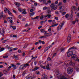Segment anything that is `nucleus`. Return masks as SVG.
I'll return each instance as SVG.
<instances>
[{"mask_svg": "<svg viewBox=\"0 0 79 79\" xmlns=\"http://www.w3.org/2000/svg\"><path fill=\"white\" fill-rule=\"evenodd\" d=\"M77 56L75 54H72L71 56V58H73L75 61H77V60H78V58H77Z\"/></svg>", "mask_w": 79, "mask_h": 79, "instance_id": "39448f33", "label": "nucleus"}, {"mask_svg": "<svg viewBox=\"0 0 79 79\" xmlns=\"http://www.w3.org/2000/svg\"><path fill=\"white\" fill-rule=\"evenodd\" d=\"M55 14H56V15H60V13H59V12H58V11H56L55 12Z\"/></svg>", "mask_w": 79, "mask_h": 79, "instance_id": "7c9ffc66", "label": "nucleus"}, {"mask_svg": "<svg viewBox=\"0 0 79 79\" xmlns=\"http://www.w3.org/2000/svg\"><path fill=\"white\" fill-rule=\"evenodd\" d=\"M4 50V48H2L0 49V52H2V51H3Z\"/></svg>", "mask_w": 79, "mask_h": 79, "instance_id": "72a5a7b5", "label": "nucleus"}, {"mask_svg": "<svg viewBox=\"0 0 79 79\" xmlns=\"http://www.w3.org/2000/svg\"><path fill=\"white\" fill-rule=\"evenodd\" d=\"M58 1L57 0L55 2V4H56V5H57V4H58Z\"/></svg>", "mask_w": 79, "mask_h": 79, "instance_id": "052dcab7", "label": "nucleus"}, {"mask_svg": "<svg viewBox=\"0 0 79 79\" xmlns=\"http://www.w3.org/2000/svg\"><path fill=\"white\" fill-rule=\"evenodd\" d=\"M51 10H52V11H54V10H56V7H55L52 9H51Z\"/></svg>", "mask_w": 79, "mask_h": 79, "instance_id": "58836bf2", "label": "nucleus"}, {"mask_svg": "<svg viewBox=\"0 0 79 79\" xmlns=\"http://www.w3.org/2000/svg\"><path fill=\"white\" fill-rule=\"evenodd\" d=\"M76 21H74L73 22H72V24H76Z\"/></svg>", "mask_w": 79, "mask_h": 79, "instance_id": "f704fd0d", "label": "nucleus"}, {"mask_svg": "<svg viewBox=\"0 0 79 79\" xmlns=\"http://www.w3.org/2000/svg\"><path fill=\"white\" fill-rule=\"evenodd\" d=\"M64 24V22H62L61 24H60L59 27L57 28V31H60L61 29H62L63 27Z\"/></svg>", "mask_w": 79, "mask_h": 79, "instance_id": "7ed1b4c3", "label": "nucleus"}, {"mask_svg": "<svg viewBox=\"0 0 79 79\" xmlns=\"http://www.w3.org/2000/svg\"><path fill=\"white\" fill-rule=\"evenodd\" d=\"M73 51H71L68 52L67 53V56L68 57H69V56H71H71L73 55Z\"/></svg>", "mask_w": 79, "mask_h": 79, "instance_id": "423d86ee", "label": "nucleus"}, {"mask_svg": "<svg viewBox=\"0 0 79 79\" xmlns=\"http://www.w3.org/2000/svg\"><path fill=\"white\" fill-rule=\"evenodd\" d=\"M61 52H64V49L63 48H61L60 49Z\"/></svg>", "mask_w": 79, "mask_h": 79, "instance_id": "473e14b6", "label": "nucleus"}, {"mask_svg": "<svg viewBox=\"0 0 79 79\" xmlns=\"http://www.w3.org/2000/svg\"><path fill=\"white\" fill-rule=\"evenodd\" d=\"M12 27L13 28V29L14 30H15V29H16V26H12Z\"/></svg>", "mask_w": 79, "mask_h": 79, "instance_id": "c9c22d12", "label": "nucleus"}, {"mask_svg": "<svg viewBox=\"0 0 79 79\" xmlns=\"http://www.w3.org/2000/svg\"><path fill=\"white\" fill-rule=\"evenodd\" d=\"M73 71V68L69 67L67 69V73L68 74H71Z\"/></svg>", "mask_w": 79, "mask_h": 79, "instance_id": "20e7f679", "label": "nucleus"}, {"mask_svg": "<svg viewBox=\"0 0 79 79\" xmlns=\"http://www.w3.org/2000/svg\"><path fill=\"white\" fill-rule=\"evenodd\" d=\"M41 43L43 44H45V42L43 41H41Z\"/></svg>", "mask_w": 79, "mask_h": 79, "instance_id": "774afa93", "label": "nucleus"}, {"mask_svg": "<svg viewBox=\"0 0 79 79\" xmlns=\"http://www.w3.org/2000/svg\"><path fill=\"white\" fill-rule=\"evenodd\" d=\"M3 72L4 73V74H6L7 73V71L6 70H3Z\"/></svg>", "mask_w": 79, "mask_h": 79, "instance_id": "37998d69", "label": "nucleus"}, {"mask_svg": "<svg viewBox=\"0 0 79 79\" xmlns=\"http://www.w3.org/2000/svg\"><path fill=\"white\" fill-rule=\"evenodd\" d=\"M6 41H7V40H4L2 41V43L3 44H5V42H6Z\"/></svg>", "mask_w": 79, "mask_h": 79, "instance_id": "864d4df0", "label": "nucleus"}, {"mask_svg": "<svg viewBox=\"0 0 79 79\" xmlns=\"http://www.w3.org/2000/svg\"><path fill=\"white\" fill-rule=\"evenodd\" d=\"M48 34H49L48 35H47L46 36L47 37H48V36H50V35H52V32H50Z\"/></svg>", "mask_w": 79, "mask_h": 79, "instance_id": "b1692460", "label": "nucleus"}, {"mask_svg": "<svg viewBox=\"0 0 79 79\" xmlns=\"http://www.w3.org/2000/svg\"><path fill=\"white\" fill-rule=\"evenodd\" d=\"M30 12H32L33 11H34V10L33 9H31L30 10Z\"/></svg>", "mask_w": 79, "mask_h": 79, "instance_id": "69168bd1", "label": "nucleus"}, {"mask_svg": "<svg viewBox=\"0 0 79 79\" xmlns=\"http://www.w3.org/2000/svg\"><path fill=\"white\" fill-rule=\"evenodd\" d=\"M42 26H39V27H38V29H41V28H42Z\"/></svg>", "mask_w": 79, "mask_h": 79, "instance_id": "de8ad7c7", "label": "nucleus"}, {"mask_svg": "<svg viewBox=\"0 0 79 79\" xmlns=\"http://www.w3.org/2000/svg\"><path fill=\"white\" fill-rule=\"evenodd\" d=\"M43 10H47V11H49V10H50V7L48 8L46 6H44L43 8Z\"/></svg>", "mask_w": 79, "mask_h": 79, "instance_id": "1a4fd4ad", "label": "nucleus"}, {"mask_svg": "<svg viewBox=\"0 0 79 79\" xmlns=\"http://www.w3.org/2000/svg\"><path fill=\"white\" fill-rule=\"evenodd\" d=\"M40 31H41L42 32H43V33H44V30L43 29H41Z\"/></svg>", "mask_w": 79, "mask_h": 79, "instance_id": "13d9d810", "label": "nucleus"}, {"mask_svg": "<svg viewBox=\"0 0 79 79\" xmlns=\"http://www.w3.org/2000/svg\"><path fill=\"white\" fill-rule=\"evenodd\" d=\"M69 19L70 21H72L73 19V15H71L70 17H69Z\"/></svg>", "mask_w": 79, "mask_h": 79, "instance_id": "6ab92c4d", "label": "nucleus"}, {"mask_svg": "<svg viewBox=\"0 0 79 79\" xmlns=\"http://www.w3.org/2000/svg\"><path fill=\"white\" fill-rule=\"evenodd\" d=\"M39 68H40L39 67L35 66V68L33 70L31 69V71H36V70H37V69H39Z\"/></svg>", "mask_w": 79, "mask_h": 79, "instance_id": "6e6552de", "label": "nucleus"}, {"mask_svg": "<svg viewBox=\"0 0 79 79\" xmlns=\"http://www.w3.org/2000/svg\"><path fill=\"white\" fill-rule=\"evenodd\" d=\"M71 36L70 34H69L68 35V37L67 38V40H68V42L69 43V42H70V40H71Z\"/></svg>", "mask_w": 79, "mask_h": 79, "instance_id": "0eeeda50", "label": "nucleus"}, {"mask_svg": "<svg viewBox=\"0 0 79 79\" xmlns=\"http://www.w3.org/2000/svg\"><path fill=\"white\" fill-rule=\"evenodd\" d=\"M7 12H8V14L9 15H11V16H12V14L11 13V12L10 10H8V11H7Z\"/></svg>", "mask_w": 79, "mask_h": 79, "instance_id": "a878e982", "label": "nucleus"}, {"mask_svg": "<svg viewBox=\"0 0 79 79\" xmlns=\"http://www.w3.org/2000/svg\"><path fill=\"white\" fill-rule=\"evenodd\" d=\"M56 53H55L53 55V56H52V58H53V57H54V56H56Z\"/></svg>", "mask_w": 79, "mask_h": 79, "instance_id": "8fccbe9b", "label": "nucleus"}, {"mask_svg": "<svg viewBox=\"0 0 79 79\" xmlns=\"http://www.w3.org/2000/svg\"><path fill=\"white\" fill-rule=\"evenodd\" d=\"M43 33H44V34H48V33H47V31H45V30L44 31V32Z\"/></svg>", "mask_w": 79, "mask_h": 79, "instance_id": "c03bdc74", "label": "nucleus"}, {"mask_svg": "<svg viewBox=\"0 0 79 79\" xmlns=\"http://www.w3.org/2000/svg\"><path fill=\"white\" fill-rule=\"evenodd\" d=\"M51 47H52V46H48V47H47L46 48V49L44 50V52H47V51L48 50V49H49V48H50Z\"/></svg>", "mask_w": 79, "mask_h": 79, "instance_id": "9b49d317", "label": "nucleus"}, {"mask_svg": "<svg viewBox=\"0 0 79 79\" xmlns=\"http://www.w3.org/2000/svg\"><path fill=\"white\" fill-rule=\"evenodd\" d=\"M27 46H28V45L27 44H25V46L23 47V48H26Z\"/></svg>", "mask_w": 79, "mask_h": 79, "instance_id": "cd10ccee", "label": "nucleus"}, {"mask_svg": "<svg viewBox=\"0 0 79 79\" xmlns=\"http://www.w3.org/2000/svg\"><path fill=\"white\" fill-rule=\"evenodd\" d=\"M34 14H35V13H34V12L30 13V15H31V16H33V15H34Z\"/></svg>", "mask_w": 79, "mask_h": 79, "instance_id": "c756f323", "label": "nucleus"}, {"mask_svg": "<svg viewBox=\"0 0 79 79\" xmlns=\"http://www.w3.org/2000/svg\"><path fill=\"white\" fill-rule=\"evenodd\" d=\"M47 35L44 34L43 36H41L40 37V39H42V38H46L47 37Z\"/></svg>", "mask_w": 79, "mask_h": 79, "instance_id": "dca6fc26", "label": "nucleus"}, {"mask_svg": "<svg viewBox=\"0 0 79 79\" xmlns=\"http://www.w3.org/2000/svg\"><path fill=\"white\" fill-rule=\"evenodd\" d=\"M15 58L16 60H18V56H16L15 57Z\"/></svg>", "mask_w": 79, "mask_h": 79, "instance_id": "09e8293b", "label": "nucleus"}, {"mask_svg": "<svg viewBox=\"0 0 79 79\" xmlns=\"http://www.w3.org/2000/svg\"><path fill=\"white\" fill-rule=\"evenodd\" d=\"M3 75V74L2 73L0 72V77H1Z\"/></svg>", "mask_w": 79, "mask_h": 79, "instance_id": "4c0bfd02", "label": "nucleus"}, {"mask_svg": "<svg viewBox=\"0 0 79 79\" xmlns=\"http://www.w3.org/2000/svg\"><path fill=\"white\" fill-rule=\"evenodd\" d=\"M48 11H47L48 13V14H50V15H51L52 12H51V11H50V10H48Z\"/></svg>", "mask_w": 79, "mask_h": 79, "instance_id": "2f4dec72", "label": "nucleus"}, {"mask_svg": "<svg viewBox=\"0 0 79 79\" xmlns=\"http://www.w3.org/2000/svg\"><path fill=\"white\" fill-rule=\"evenodd\" d=\"M55 19H56V20H57V21H58V17H55Z\"/></svg>", "mask_w": 79, "mask_h": 79, "instance_id": "6e6d98bb", "label": "nucleus"}, {"mask_svg": "<svg viewBox=\"0 0 79 79\" xmlns=\"http://www.w3.org/2000/svg\"><path fill=\"white\" fill-rule=\"evenodd\" d=\"M51 15L49 14H47V17H48V18H50V17H51Z\"/></svg>", "mask_w": 79, "mask_h": 79, "instance_id": "bb28decb", "label": "nucleus"}, {"mask_svg": "<svg viewBox=\"0 0 79 79\" xmlns=\"http://www.w3.org/2000/svg\"><path fill=\"white\" fill-rule=\"evenodd\" d=\"M5 34V29H4L3 31V33H1V35H4V34Z\"/></svg>", "mask_w": 79, "mask_h": 79, "instance_id": "c85d7f7f", "label": "nucleus"}, {"mask_svg": "<svg viewBox=\"0 0 79 79\" xmlns=\"http://www.w3.org/2000/svg\"><path fill=\"white\" fill-rule=\"evenodd\" d=\"M40 19L42 20L43 19H44V15L43 16H41L40 17Z\"/></svg>", "mask_w": 79, "mask_h": 79, "instance_id": "5fc2aeb1", "label": "nucleus"}, {"mask_svg": "<svg viewBox=\"0 0 79 79\" xmlns=\"http://www.w3.org/2000/svg\"><path fill=\"white\" fill-rule=\"evenodd\" d=\"M18 53H21V50L19 49L18 50Z\"/></svg>", "mask_w": 79, "mask_h": 79, "instance_id": "3c124183", "label": "nucleus"}, {"mask_svg": "<svg viewBox=\"0 0 79 79\" xmlns=\"http://www.w3.org/2000/svg\"><path fill=\"white\" fill-rule=\"evenodd\" d=\"M50 6L51 8H54V7H55V3H52L51 4Z\"/></svg>", "mask_w": 79, "mask_h": 79, "instance_id": "2eb2a0df", "label": "nucleus"}, {"mask_svg": "<svg viewBox=\"0 0 79 79\" xmlns=\"http://www.w3.org/2000/svg\"><path fill=\"white\" fill-rule=\"evenodd\" d=\"M70 65H73V62L72 61H71L69 63Z\"/></svg>", "mask_w": 79, "mask_h": 79, "instance_id": "e433bc0d", "label": "nucleus"}, {"mask_svg": "<svg viewBox=\"0 0 79 79\" xmlns=\"http://www.w3.org/2000/svg\"><path fill=\"white\" fill-rule=\"evenodd\" d=\"M13 68H14V69H16L17 68L16 67V66L15 65V66H14L13 67Z\"/></svg>", "mask_w": 79, "mask_h": 79, "instance_id": "603ef678", "label": "nucleus"}, {"mask_svg": "<svg viewBox=\"0 0 79 79\" xmlns=\"http://www.w3.org/2000/svg\"><path fill=\"white\" fill-rule=\"evenodd\" d=\"M13 37H17V36L14 35H13Z\"/></svg>", "mask_w": 79, "mask_h": 79, "instance_id": "338daca9", "label": "nucleus"}, {"mask_svg": "<svg viewBox=\"0 0 79 79\" xmlns=\"http://www.w3.org/2000/svg\"><path fill=\"white\" fill-rule=\"evenodd\" d=\"M29 64L27 63L26 64H23L20 66L19 68V71H21L24 68H27V66H29Z\"/></svg>", "mask_w": 79, "mask_h": 79, "instance_id": "f03ea898", "label": "nucleus"}, {"mask_svg": "<svg viewBox=\"0 0 79 79\" xmlns=\"http://www.w3.org/2000/svg\"><path fill=\"white\" fill-rule=\"evenodd\" d=\"M65 14H66V12H64L62 13V16H64V15H65Z\"/></svg>", "mask_w": 79, "mask_h": 79, "instance_id": "a19ab883", "label": "nucleus"}, {"mask_svg": "<svg viewBox=\"0 0 79 79\" xmlns=\"http://www.w3.org/2000/svg\"><path fill=\"white\" fill-rule=\"evenodd\" d=\"M4 12L6 13H8V10L7 9V8H6V7H5L4 8Z\"/></svg>", "mask_w": 79, "mask_h": 79, "instance_id": "4468645a", "label": "nucleus"}, {"mask_svg": "<svg viewBox=\"0 0 79 79\" xmlns=\"http://www.w3.org/2000/svg\"><path fill=\"white\" fill-rule=\"evenodd\" d=\"M18 10L19 11H20V12H23V9L20 8H19Z\"/></svg>", "mask_w": 79, "mask_h": 79, "instance_id": "4be33fe9", "label": "nucleus"}, {"mask_svg": "<svg viewBox=\"0 0 79 79\" xmlns=\"http://www.w3.org/2000/svg\"><path fill=\"white\" fill-rule=\"evenodd\" d=\"M47 70H50V65L49 64H47V66H46Z\"/></svg>", "mask_w": 79, "mask_h": 79, "instance_id": "f8f14e48", "label": "nucleus"}, {"mask_svg": "<svg viewBox=\"0 0 79 79\" xmlns=\"http://www.w3.org/2000/svg\"><path fill=\"white\" fill-rule=\"evenodd\" d=\"M43 78L42 79H48V78H47V75L43 74Z\"/></svg>", "mask_w": 79, "mask_h": 79, "instance_id": "ddd939ff", "label": "nucleus"}, {"mask_svg": "<svg viewBox=\"0 0 79 79\" xmlns=\"http://www.w3.org/2000/svg\"><path fill=\"white\" fill-rule=\"evenodd\" d=\"M3 17V12L2 11L0 13V19H2Z\"/></svg>", "mask_w": 79, "mask_h": 79, "instance_id": "9d476101", "label": "nucleus"}, {"mask_svg": "<svg viewBox=\"0 0 79 79\" xmlns=\"http://www.w3.org/2000/svg\"><path fill=\"white\" fill-rule=\"evenodd\" d=\"M75 69L76 71H77V72H79V69L78 67H75Z\"/></svg>", "mask_w": 79, "mask_h": 79, "instance_id": "412c9836", "label": "nucleus"}, {"mask_svg": "<svg viewBox=\"0 0 79 79\" xmlns=\"http://www.w3.org/2000/svg\"><path fill=\"white\" fill-rule=\"evenodd\" d=\"M47 1V0H43V3H45Z\"/></svg>", "mask_w": 79, "mask_h": 79, "instance_id": "680f3d73", "label": "nucleus"}, {"mask_svg": "<svg viewBox=\"0 0 79 79\" xmlns=\"http://www.w3.org/2000/svg\"><path fill=\"white\" fill-rule=\"evenodd\" d=\"M28 26L29 24H28V23H27L26 24L25 27H28Z\"/></svg>", "mask_w": 79, "mask_h": 79, "instance_id": "0e129e2a", "label": "nucleus"}, {"mask_svg": "<svg viewBox=\"0 0 79 79\" xmlns=\"http://www.w3.org/2000/svg\"><path fill=\"white\" fill-rule=\"evenodd\" d=\"M39 19V16H37L35 17L34 18V19Z\"/></svg>", "mask_w": 79, "mask_h": 79, "instance_id": "79ce46f5", "label": "nucleus"}, {"mask_svg": "<svg viewBox=\"0 0 79 79\" xmlns=\"http://www.w3.org/2000/svg\"><path fill=\"white\" fill-rule=\"evenodd\" d=\"M8 56H3V58H8Z\"/></svg>", "mask_w": 79, "mask_h": 79, "instance_id": "a18cd8bd", "label": "nucleus"}, {"mask_svg": "<svg viewBox=\"0 0 79 79\" xmlns=\"http://www.w3.org/2000/svg\"><path fill=\"white\" fill-rule=\"evenodd\" d=\"M39 43L38 42H36L35 43V45H37V44H39Z\"/></svg>", "mask_w": 79, "mask_h": 79, "instance_id": "bf43d9fd", "label": "nucleus"}, {"mask_svg": "<svg viewBox=\"0 0 79 79\" xmlns=\"http://www.w3.org/2000/svg\"><path fill=\"white\" fill-rule=\"evenodd\" d=\"M73 8H74L75 11H77V8H75V6H73Z\"/></svg>", "mask_w": 79, "mask_h": 79, "instance_id": "393cba45", "label": "nucleus"}, {"mask_svg": "<svg viewBox=\"0 0 79 79\" xmlns=\"http://www.w3.org/2000/svg\"><path fill=\"white\" fill-rule=\"evenodd\" d=\"M26 78L27 79H32V78H34V77H32V76H30L29 77V76H28L26 77Z\"/></svg>", "mask_w": 79, "mask_h": 79, "instance_id": "a211bd4d", "label": "nucleus"}, {"mask_svg": "<svg viewBox=\"0 0 79 79\" xmlns=\"http://www.w3.org/2000/svg\"><path fill=\"white\" fill-rule=\"evenodd\" d=\"M68 16H69V14H67L65 16V17L66 18H68Z\"/></svg>", "mask_w": 79, "mask_h": 79, "instance_id": "ea45409f", "label": "nucleus"}, {"mask_svg": "<svg viewBox=\"0 0 79 79\" xmlns=\"http://www.w3.org/2000/svg\"><path fill=\"white\" fill-rule=\"evenodd\" d=\"M56 76L58 79H68V78L66 77L65 76L62 75L61 74H60L59 72H56Z\"/></svg>", "mask_w": 79, "mask_h": 79, "instance_id": "f257e3e1", "label": "nucleus"}, {"mask_svg": "<svg viewBox=\"0 0 79 79\" xmlns=\"http://www.w3.org/2000/svg\"><path fill=\"white\" fill-rule=\"evenodd\" d=\"M71 49H76V48L75 47H72V48H70L69 50L68 51H69L70 50H71Z\"/></svg>", "mask_w": 79, "mask_h": 79, "instance_id": "5701e85b", "label": "nucleus"}, {"mask_svg": "<svg viewBox=\"0 0 79 79\" xmlns=\"http://www.w3.org/2000/svg\"><path fill=\"white\" fill-rule=\"evenodd\" d=\"M26 10L25 9H23V12L22 13V14H24V15H26L27 14V12L26 11Z\"/></svg>", "mask_w": 79, "mask_h": 79, "instance_id": "f3484780", "label": "nucleus"}, {"mask_svg": "<svg viewBox=\"0 0 79 79\" xmlns=\"http://www.w3.org/2000/svg\"><path fill=\"white\" fill-rule=\"evenodd\" d=\"M62 5V4L61 2H59L58 4L59 6H61Z\"/></svg>", "mask_w": 79, "mask_h": 79, "instance_id": "e2e57ef3", "label": "nucleus"}, {"mask_svg": "<svg viewBox=\"0 0 79 79\" xmlns=\"http://www.w3.org/2000/svg\"><path fill=\"white\" fill-rule=\"evenodd\" d=\"M55 21V20H53L52 22V24H55L56 23Z\"/></svg>", "mask_w": 79, "mask_h": 79, "instance_id": "49530a36", "label": "nucleus"}, {"mask_svg": "<svg viewBox=\"0 0 79 79\" xmlns=\"http://www.w3.org/2000/svg\"><path fill=\"white\" fill-rule=\"evenodd\" d=\"M34 63L35 65H36V64H37V61L35 60L34 61Z\"/></svg>", "mask_w": 79, "mask_h": 79, "instance_id": "4d7b16f0", "label": "nucleus"}, {"mask_svg": "<svg viewBox=\"0 0 79 79\" xmlns=\"http://www.w3.org/2000/svg\"><path fill=\"white\" fill-rule=\"evenodd\" d=\"M14 3L18 6V7H19V5H20V4L18 2H15Z\"/></svg>", "mask_w": 79, "mask_h": 79, "instance_id": "aec40b11", "label": "nucleus"}]
</instances>
